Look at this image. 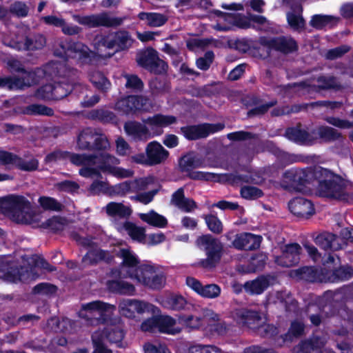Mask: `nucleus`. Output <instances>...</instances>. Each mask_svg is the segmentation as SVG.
Instances as JSON below:
<instances>
[{
  "instance_id": "nucleus-1",
  "label": "nucleus",
  "mask_w": 353,
  "mask_h": 353,
  "mask_svg": "<svg viewBox=\"0 0 353 353\" xmlns=\"http://www.w3.org/2000/svg\"><path fill=\"white\" fill-rule=\"evenodd\" d=\"M0 211L17 223L37 227L41 221V216L34 212L30 202L22 195L0 198Z\"/></svg>"
},
{
  "instance_id": "nucleus-2",
  "label": "nucleus",
  "mask_w": 353,
  "mask_h": 353,
  "mask_svg": "<svg viewBox=\"0 0 353 353\" xmlns=\"http://www.w3.org/2000/svg\"><path fill=\"white\" fill-rule=\"evenodd\" d=\"M34 262V268L25 262L23 265L19 264L10 257H0V279L14 283L19 281H26L38 278L39 274L35 271L36 267L48 272L55 270V268L43 258H37Z\"/></svg>"
},
{
  "instance_id": "nucleus-3",
  "label": "nucleus",
  "mask_w": 353,
  "mask_h": 353,
  "mask_svg": "<svg viewBox=\"0 0 353 353\" xmlns=\"http://www.w3.org/2000/svg\"><path fill=\"white\" fill-rule=\"evenodd\" d=\"M315 176L319 181L318 192L320 196L347 201L349 200L345 182L341 176L323 168H316Z\"/></svg>"
},
{
  "instance_id": "nucleus-4",
  "label": "nucleus",
  "mask_w": 353,
  "mask_h": 353,
  "mask_svg": "<svg viewBox=\"0 0 353 353\" xmlns=\"http://www.w3.org/2000/svg\"><path fill=\"white\" fill-rule=\"evenodd\" d=\"M95 159L96 157L94 155L57 150L48 154L45 159V161L46 163H51L61 159H69L72 164L81 167L79 172L81 176L91 178L94 175L99 174L97 169L90 167L95 163Z\"/></svg>"
},
{
  "instance_id": "nucleus-5",
  "label": "nucleus",
  "mask_w": 353,
  "mask_h": 353,
  "mask_svg": "<svg viewBox=\"0 0 353 353\" xmlns=\"http://www.w3.org/2000/svg\"><path fill=\"white\" fill-rule=\"evenodd\" d=\"M195 244L199 249L205 251L206 254V258L200 261V265L206 269L216 267L221 258V243L210 234H204L196 239Z\"/></svg>"
},
{
  "instance_id": "nucleus-6",
  "label": "nucleus",
  "mask_w": 353,
  "mask_h": 353,
  "mask_svg": "<svg viewBox=\"0 0 353 353\" xmlns=\"http://www.w3.org/2000/svg\"><path fill=\"white\" fill-rule=\"evenodd\" d=\"M133 39L129 32L119 31L114 34L97 36L94 39V45L100 56L110 57L113 53H103V48L114 50L115 51L127 50L132 46Z\"/></svg>"
},
{
  "instance_id": "nucleus-7",
  "label": "nucleus",
  "mask_w": 353,
  "mask_h": 353,
  "mask_svg": "<svg viewBox=\"0 0 353 353\" xmlns=\"http://www.w3.org/2000/svg\"><path fill=\"white\" fill-rule=\"evenodd\" d=\"M114 309V305L101 301H94L82 304L79 315L86 321L88 325L97 326L104 323L106 312Z\"/></svg>"
},
{
  "instance_id": "nucleus-8",
  "label": "nucleus",
  "mask_w": 353,
  "mask_h": 353,
  "mask_svg": "<svg viewBox=\"0 0 353 353\" xmlns=\"http://www.w3.org/2000/svg\"><path fill=\"white\" fill-rule=\"evenodd\" d=\"M57 44L61 50L55 49L54 54L60 57L68 55L78 59L83 63H88L95 55L94 52L81 42L65 43L63 41H58Z\"/></svg>"
},
{
  "instance_id": "nucleus-9",
  "label": "nucleus",
  "mask_w": 353,
  "mask_h": 353,
  "mask_svg": "<svg viewBox=\"0 0 353 353\" xmlns=\"http://www.w3.org/2000/svg\"><path fill=\"white\" fill-rule=\"evenodd\" d=\"M153 290L161 289L165 283V276L163 272L150 265H141L139 271L132 279Z\"/></svg>"
},
{
  "instance_id": "nucleus-10",
  "label": "nucleus",
  "mask_w": 353,
  "mask_h": 353,
  "mask_svg": "<svg viewBox=\"0 0 353 353\" xmlns=\"http://www.w3.org/2000/svg\"><path fill=\"white\" fill-rule=\"evenodd\" d=\"M117 256L122 259L119 276L133 279L139 272L140 261L137 254L128 247L119 248Z\"/></svg>"
},
{
  "instance_id": "nucleus-11",
  "label": "nucleus",
  "mask_w": 353,
  "mask_h": 353,
  "mask_svg": "<svg viewBox=\"0 0 353 353\" xmlns=\"http://www.w3.org/2000/svg\"><path fill=\"white\" fill-rule=\"evenodd\" d=\"M72 18L81 25L90 28L105 27H117L123 23V19L119 17H112L108 14L103 12L98 14L81 16L73 14Z\"/></svg>"
},
{
  "instance_id": "nucleus-12",
  "label": "nucleus",
  "mask_w": 353,
  "mask_h": 353,
  "mask_svg": "<svg viewBox=\"0 0 353 353\" xmlns=\"http://www.w3.org/2000/svg\"><path fill=\"white\" fill-rule=\"evenodd\" d=\"M152 108V102L143 96H130L119 100L115 104L117 110L126 114L137 110L150 112Z\"/></svg>"
},
{
  "instance_id": "nucleus-13",
  "label": "nucleus",
  "mask_w": 353,
  "mask_h": 353,
  "mask_svg": "<svg viewBox=\"0 0 353 353\" xmlns=\"http://www.w3.org/2000/svg\"><path fill=\"white\" fill-rule=\"evenodd\" d=\"M120 314L128 318H134L135 313L143 314L145 312L156 314L159 308L151 303L137 299H123L119 304Z\"/></svg>"
},
{
  "instance_id": "nucleus-14",
  "label": "nucleus",
  "mask_w": 353,
  "mask_h": 353,
  "mask_svg": "<svg viewBox=\"0 0 353 353\" xmlns=\"http://www.w3.org/2000/svg\"><path fill=\"white\" fill-rule=\"evenodd\" d=\"M236 315L239 322L250 329L263 328L266 332L274 328L272 325L265 324V318L259 311L243 308L238 310Z\"/></svg>"
},
{
  "instance_id": "nucleus-15",
  "label": "nucleus",
  "mask_w": 353,
  "mask_h": 353,
  "mask_svg": "<svg viewBox=\"0 0 353 353\" xmlns=\"http://www.w3.org/2000/svg\"><path fill=\"white\" fill-rule=\"evenodd\" d=\"M203 317L208 321L205 330L218 335L230 334L234 326L224 321H221L220 315L211 309H202Z\"/></svg>"
},
{
  "instance_id": "nucleus-16",
  "label": "nucleus",
  "mask_w": 353,
  "mask_h": 353,
  "mask_svg": "<svg viewBox=\"0 0 353 353\" xmlns=\"http://www.w3.org/2000/svg\"><path fill=\"white\" fill-rule=\"evenodd\" d=\"M225 128V124L203 123L198 125L187 126L181 128L182 133L188 139H197L208 137L209 134L221 131Z\"/></svg>"
},
{
  "instance_id": "nucleus-17",
  "label": "nucleus",
  "mask_w": 353,
  "mask_h": 353,
  "mask_svg": "<svg viewBox=\"0 0 353 353\" xmlns=\"http://www.w3.org/2000/svg\"><path fill=\"white\" fill-rule=\"evenodd\" d=\"M307 177L305 170L292 168L283 172L281 181H277L271 179L270 181L272 182L275 188L287 190L291 187L304 184Z\"/></svg>"
},
{
  "instance_id": "nucleus-18",
  "label": "nucleus",
  "mask_w": 353,
  "mask_h": 353,
  "mask_svg": "<svg viewBox=\"0 0 353 353\" xmlns=\"http://www.w3.org/2000/svg\"><path fill=\"white\" fill-rule=\"evenodd\" d=\"M46 44V37L41 34L26 36L23 41L12 39L8 46L17 50H37L42 49Z\"/></svg>"
},
{
  "instance_id": "nucleus-19",
  "label": "nucleus",
  "mask_w": 353,
  "mask_h": 353,
  "mask_svg": "<svg viewBox=\"0 0 353 353\" xmlns=\"http://www.w3.org/2000/svg\"><path fill=\"white\" fill-rule=\"evenodd\" d=\"M301 248L298 243L285 245L281 256L275 257V262L283 267H291L299 262Z\"/></svg>"
},
{
  "instance_id": "nucleus-20",
  "label": "nucleus",
  "mask_w": 353,
  "mask_h": 353,
  "mask_svg": "<svg viewBox=\"0 0 353 353\" xmlns=\"http://www.w3.org/2000/svg\"><path fill=\"white\" fill-rule=\"evenodd\" d=\"M144 124L148 125L151 135H161L163 133V128L174 123L176 118L171 115L156 114L146 119H143Z\"/></svg>"
},
{
  "instance_id": "nucleus-21",
  "label": "nucleus",
  "mask_w": 353,
  "mask_h": 353,
  "mask_svg": "<svg viewBox=\"0 0 353 353\" xmlns=\"http://www.w3.org/2000/svg\"><path fill=\"white\" fill-rule=\"evenodd\" d=\"M186 284L199 295L208 299L217 298L221 291V288L216 284L203 285L199 281L190 276L186 278Z\"/></svg>"
},
{
  "instance_id": "nucleus-22",
  "label": "nucleus",
  "mask_w": 353,
  "mask_h": 353,
  "mask_svg": "<svg viewBox=\"0 0 353 353\" xmlns=\"http://www.w3.org/2000/svg\"><path fill=\"white\" fill-rule=\"evenodd\" d=\"M288 207L294 215L307 219L314 214V208L312 203L303 197H296L292 199Z\"/></svg>"
},
{
  "instance_id": "nucleus-23",
  "label": "nucleus",
  "mask_w": 353,
  "mask_h": 353,
  "mask_svg": "<svg viewBox=\"0 0 353 353\" xmlns=\"http://www.w3.org/2000/svg\"><path fill=\"white\" fill-rule=\"evenodd\" d=\"M21 77H14L17 90H23L39 83L43 77L44 72L40 68L34 70H26L21 72Z\"/></svg>"
},
{
  "instance_id": "nucleus-24",
  "label": "nucleus",
  "mask_w": 353,
  "mask_h": 353,
  "mask_svg": "<svg viewBox=\"0 0 353 353\" xmlns=\"http://www.w3.org/2000/svg\"><path fill=\"white\" fill-rule=\"evenodd\" d=\"M124 131L137 141H146L151 137V133L145 124L138 121H129L124 123Z\"/></svg>"
},
{
  "instance_id": "nucleus-25",
  "label": "nucleus",
  "mask_w": 353,
  "mask_h": 353,
  "mask_svg": "<svg viewBox=\"0 0 353 353\" xmlns=\"http://www.w3.org/2000/svg\"><path fill=\"white\" fill-rule=\"evenodd\" d=\"M261 237L250 233H241L235 236L232 245L238 250H252L259 248Z\"/></svg>"
},
{
  "instance_id": "nucleus-26",
  "label": "nucleus",
  "mask_w": 353,
  "mask_h": 353,
  "mask_svg": "<svg viewBox=\"0 0 353 353\" xmlns=\"http://www.w3.org/2000/svg\"><path fill=\"white\" fill-rule=\"evenodd\" d=\"M149 165H157L165 161L168 152L157 141L149 143L145 148Z\"/></svg>"
},
{
  "instance_id": "nucleus-27",
  "label": "nucleus",
  "mask_w": 353,
  "mask_h": 353,
  "mask_svg": "<svg viewBox=\"0 0 353 353\" xmlns=\"http://www.w3.org/2000/svg\"><path fill=\"white\" fill-rule=\"evenodd\" d=\"M326 343L325 338L314 336L309 341L302 342L299 345V353H335L327 348L322 349Z\"/></svg>"
},
{
  "instance_id": "nucleus-28",
  "label": "nucleus",
  "mask_w": 353,
  "mask_h": 353,
  "mask_svg": "<svg viewBox=\"0 0 353 353\" xmlns=\"http://www.w3.org/2000/svg\"><path fill=\"white\" fill-rule=\"evenodd\" d=\"M93 155L96 157L95 163L90 167L97 169L99 173V174L94 175V176H101L100 171L104 173L110 174V170H108V167H110L112 169L114 165H117L119 163L118 159L107 152H102L99 155ZM92 177H94V176Z\"/></svg>"
},
{
  "instance_id": "nucleus-29",
  "label": "nucleus",
  "mask_w": 353,
  "mask_h": 353,
  "mask_svg": "<svg viewBox=\"0 0 353 353\" xmlns=\"http://www.w3.org/2000/svg\"><path fill=\"white\" fill-rule=\"evenodd\" d=\"M207 323L208 321L203 319L202 313L200 316L183 312L178 314V323L187 329L197 330L203 328L205 330Z\"/></svg>"
},
{
  "instance_id": "nucleus-30",
  "label": "nucleus",
  "mask_w": 353,
  "mask_h": 353,
  "mask_svg": "<svg viewBox=\"0 0 353 353\" xmlns=\"http://www.w3.org/2000/svg\"><path fill=\"white\" fill-rule=\"evenodd\" d=\"M268 45L271 48L284 53L292 52L296 50V41L290 37H280L270 39Z\"/></svg>"
},
{
  "instance_id": "nucleus-31",
  "label": "nucleus",
  "mask_w": 353,
  "mask_h": 353,
  "mask_svg": "<svg viewBox=\"0 0 353 353\" xmlns=\"http://www.w3.org/2000/svg\"><path fill=\"white\" fill-rule=\"evenodd\" d=\"M265 175L275 178L278 175V170L274 167H270L264 170H259L252 173L250 176L245 177L238 176L239 180L246 183H254L256 185L262 184L265 181Z\"/></svg>"
},
{
  "instance_id": "nucleus-32",
  "label": "nucleus",
  "mask_w": 353,
  "mask_h": 353,
  "mask_svg": "<svg viewBox=\"0 0 353 353\" xmlns=\"http://www.w3.org/2000/svg\"><path fill=\"white\" fill-rule=\"evenodd\" d=\"M107 286L111 292L123 295L132 296L136 291L134 285L121 279L109 281Z\"/></svg>"
},
{
  "instance_id": "nucleus-33",
  "label": "nucleus",
  "mask_w": 353,
  "mask_h": 353,
  "mask_svg": "<svg viewBox=\"0 0 353 353\" xmlns=\"http://www.w3.org/2000/svg\"><path fill=\"white\" fill-rule=\"evenodd\" d=\"M112 256L108 252L101 250H91L83 257L82 263L84 265H89L97 263L101 261L109 262L112 260Z\"/></svg>"
},
{
  "instance_id": "nucleus-34",
  "label": "nucleus",
  "mask_w": 353,
  "mask_h": 353,
  "mask_svg": "<svg viewBox=\"0 0 353 353\" xmlns=\"http://www.w3.org/2000/svg\"><path fill=\"white\" fill-rule=\"evenodd\" d=\"M269 280L265 276H260L257 279L245 283L243 288L245 291L252 295L261 294L269 286Z\"/></svg>"
},
{
  "instance_id": "nucleus-35",
  "label": "nucleus",
  "mask_w": 353,
  "mask_h": 353,
  "mask_svg": "<svg viewBox=\"0 0 353 353\" xmlns=\"http://www.w3.org/2000/svg\"><path fill=\"white\" fill-rule=\"evenodd\" d=\"M100 332L103 334L104 340L106 339L110 343H116L119 347L121 346L124 332L121 325H109L104 330Z\"/></svg>"
},
{
  "instance_id": "nucleus-36",
  "label": "nucleus",
  "mask_w": 353,
  "mask_h": 353,
  "mask_svg": "<svg viewBox=\"0 0 353 353\" xmlns=\"http://www.w3.org/2000/svg\"><path fill=\"white\" fill-rule=\"evenodd\" d=\"M96 137V130L86 128L81 132L77 138V147L81 150H92L94 139Z\"/></svg>"
},
{
  "instance_id": "nucleus-37",
  "label": "nucleus",
  "mask_w": 353,
  "mask_h": 353,
  "mask_svg": "<svg viewBox=\"0 0 353 353\" xmlns=\"http://www.w3.org/2000/svg\"><path fill=\"white\" fill-rule=\"evenodd\" d=\"M275 298L276 299V302L284 307L286 312L291 314L297 312V302L290 293L286 292H276Z\"/></svg>"
},
{
  "instance_id": "nucleus-38",
  "label": "nucleus",
  "mask_w": 353,
  "mask_h": 353,
  "mask_svg": "<svg viewBox=\"0 0 353 353\" xmlns=\"http://www.w3.org/2000/svg\"><path fill=\"white\" fill-rule=\"evenodd\" d=\"M105 210L110 216L125 218L132 214L131 208L122 203L110 202L106 205Z\"/></svg>"
},
{
  "instance_id": "nucleus-39",
  "label": "nucleus",
  "mask_w": 353,
  "mask_h": 353,
  "mask_svg": "<svg viewBox=\"0 0 353 353\" xmlns=\"http://www.w3.org/2000/svg\"><path fill=\"white\" fill-rule=\"evenodd\" d=\"M138 17L144 21L147 26L152 28L160 27L168 21L165 15L156 12H140Z\"/></svg>"
},
{
  "instance_id": "nucleus-40",
  "label": "nucleus",
  "mask_w": 353,
  "mask_h": 353,
  "mask_svg": "<svg viewBox=\"0 0 353 353\" xmlns=\"http://www.w3.org/2000/svg\"><path fill=\"white\" fill-rule=\"evenodd\" d=\"M20 112L26 115H41L48 117L54 114V110L51 108L37 103L20 108Z\"/></svg>"
},
{
  "instance_id": "nucleus-41",
  "label": "nucleus",
  "mask_w": 353,
  "mask_h": 353,
  "mask_svg": "<svg viewBox=\"0 0 353 353\" xmlns=\"http://www.w3.org/2000/svg\"><path fill=\"white\" fill-rule=\"evenodd\" d=\"M139 217L143 221L154 227L162 228L168 225L167 219L154 210H150L148 213H141Z\"/></svg>"
},
{
  "instance_id": "nucleus-42",
  "label": "nucleus",
  "mask_w": 353,
  "mask_h": 353,
  "mask_svg": "<svg viewBox=\"0 0 353 353\" xmlns=\"http://www.w3.org/2000/svg\"><path fill=\"white\" fill-rule=\"evenodd\" d=\"M157 330L159 332L167 334H174L176 332L175 329V319L168 315H159L157 314Z\"/></svg>"
},
{
  "instance_id": "nucleus-43",
  "label": "nucleus",
  "mask_w": 353,
  "mask_h": 353,
  "mask_svg": "<svg viewBox=\"0 0 353 353\" xmlns=\"http://www.w3.org/2000/svg\"><path fill=\"white\" fill-rule=\"evenodd\" d=\"M158 56L159 53L157 50L152 48H148L138 54L137 62L139 65L148 69L153 61H155Z\"/></svg>"
},
{
  "instance_id": "nucleus-44",
  "label": "nucleus",
  "mask_w": 353,
  "mask_h": 353,
  "mask_svg": "<svg viewBox=\"0 0 353 353\" xmlns=\"http://www.w3.org/2000/svg\"><path fill=\"white\" fill-rule=\"evenodd\" d=\"M179 165L183 171L191 172L193 169L203 166V161L193 154H188L181 158Z\"/></svg>"
},
{
  "instance_id": "nucleus-45",
  "label": "nucleus",
  "mask_w": 353,
  "mask_h": 353,
  "mask_svg": "<svg viewBox=\"0 0 353 353\" xmlns=\"http://www.w3.org/2000/svg\"><path fill=\"white\" fill-rule=\"evenodd\" d=\"M285 137L296 143H308L311 141L310 134L299 127L290 128L286 130Z\"/></svg>"
},
{
  "instance_id": "nucleus-46",
  "label": "nucleus",
  "mask_w": 353,
  "mask_h": 353,
  "mask_svg": "<svg viewBox=\"0 0 353 353\" xmlns=\"http://www.w3.org/2000/svg\"><path fill=\"white\" fill-rule=\"evenodd\" d=\"M301 8L297 7L295 10L287 14L288 22L290 26L294 30L300 31L305 27V20L301 15Z\"/></svg>"
},
{
  "instance_id": "nucleus-47",
  "label": "nucleus",
  "mask_w": 353,
  "mask_h": 353,
  "mask_svg": "<svg viewBox=\"0 0 353 353\" xmlns=\"http://www.w3.org/2000/svg\"><path fill=\"white\" fill-rule=\"evenodd\" d=\"M90 81L93 85L101 92H106L110 87V83L99 71H93L90 75Z\"/></svg>"
},
{
  "instance_id": "nucleus-48",
  "label": "nucleus",
  "mask_w": 353,
  "mask_h": 353,
  "mask_svg": "<svg viewBox=\"0 0 353 353\" xmlns=\"http://www.w3.org/2000/svg\"><path fill=\"white\" fill-rule=\"evenodd\" d=\"M123 228L128 234L135 241L143 242L145 239V230L143 227H139L131 222H125Z\"/></svg>"
},
{
  "instance_id": "nucleus-49",
  "label": "nucleus",
  "mask_w": 353,
  "mask_h": 353,
  "mask_svg": "<svg viewBox=\"0 0 353 353\" xmlns=\"http://www.w3.org/2000/svg\"><path fill=\"white\" fill-rule=\"evenodd\" d=\"M53 85L54 100H60L70 94L73 88V81H61Z\"/></svg>"
},
{
  "instance_id": "nucleus-50",
  "label": "nucleus",
  "mask_w": 353,
  "mask_h": 353,
  "mask_svg": "<svg viewBox=\"0 0 353 353\" xmlns=\"http://www.w3.org/2000/svg\"><path fill=\"white\" fill-rule=\"evenodd\" d=\"M197 208L196 202L184 195L182 188L178 189V208L185 212H192Z\"/></svg>"
},
{
  "instance_id": "nucleus-51",
  "label": "nucleus",
  "mask_w": 353,
  "mask_h": 353,
  "mask_svg": "<svg viewBox=\"0 0 353 353\" xmlns=\"http://www.w3.org/2000/svg\"><path fill=\"white\" fill-rule=\"evenodd\" d=\"M336 236L332 233H323L318 235L315 239L316 245L325 250H335L337 248L334 245Z\"/></svg>"
},
{
  "instance_id": "nucleus-52",
  "label": "nucleus",
  "mask_w": 353,
  "mask_h": 353,
  "mask_svg": "<svg viewBox=\"0 0 353 353\" xmlns=\"http://www.w3.org/2000/svg\"><path fill=\"white\" fill-rule=\"evenodd\" d=\"M38 166L39 161L35 158H28V157H26V159H23L17 156L15 167H17L19 170L26 172H32L37 170Z\"/></svg>"
},
{
  "instance_id": "nucleus-53",
  "label": "nucleus",
  "mask_w": 353,
  "mask_h": 353,
  "mask_svg": "<svg viewBox=\"0 0 353 353\" xmlns=\"http://www.w3.org/2000/svg\"><path fill=\"white\" fill-rule=\"evenodd\" d=\"M92 341L94 346V350L92 353H112L110 349L104 345V338L100 330L96 331L92 335Z\"/></svg>"
},
{
  "instance_id": "nucleus-54",
  "label": "nucleus",
  "mask_w": 353,
  "mask_h": 353,
  "mask_svg": "<svg viewBox=\"0 0 353 353\" xmlns=\"http://www.w3.org/2000/svg\"><path fill=\"white\" fill-rule=\"evenodd\" d=\"M154 181V179L152 176L139 178L133 181H130L131 191H132V192L137 193L143 191L148 188L149 185L153 183Z\"/></svg>"
},
{
  "instance_id": "nucleus-55",
  "label": "nucleus",
  "mask_w": 353,
  "mask_h": 353,
  "mask_svg": "<svg viewBox=\"0 0 353 353\" xmlns=\"http://www.w3.org/2000/svg\"><path fill=\"white\" fill-rule=\"evenodd\" d=\"M130 192H132L131 191V183L130 181H126L110 186L108 194L110 196H123Z\"/></svg>"
},
{
  "instance_id": "nucleus-56",
  "label": "nucleus",
  "mask_w": 353,
  "mask_h": 353,
  "mask_svg": "<svg viewBox=\"0 0 353 353\" xmlns=\"http://www.w3.org/2000/svg\"><path fill=\"white\" fill-rule=\"evenodd\" d=\"M319 134L321 138L328 141L339 140L341 138V134L337 130L328 126L319 128Z\"/></svg>"
},
{
  "instance_id": "nucleus-57",
  "label": "nucleus",
  "mask_w": 353,
  "mask_h": 353,
  "mask_svg": "<svg viewBox=\"0 0 353 353\" xmlns=\"http://www.w3.org/2000/svg\"><path fill=\"white\" fill-rule=\"evenodd\" d=\"M39 203L43 209L47 210L60 211L63 208L61 203L52 197L41 196L39 199Z\"/></svg>"
},
{
  "instance_id": "nucleus-58",
  "label": "nucleus",
  "mask_w": 353,
  "mask_h": 353,
  "mask_svg": "<svg viewBox=\"0 0 353 353\" xmlns=\"http://www.w3.org/2000/svg\"><path fill=\"white\" fill-rule=\"evenodd\" d=\"M241 194L246 199H256L263 196V192L259 188L246 185L241 188Z\"/></svg>"
},
{
  "instance_id": "nucleus-59",
  "label": "nucleus",
  "mask_w": 353,
  "mask_h": 353,
  "mask_svg": "<svg viewBox=\"0 0 353 353\" xmlns=\"http://www.w3.org/2000/svg\"><path fill=\"white\" fill-rule=\"evenodd\" d=\"M204 219L210 231L216 234H220L223 231L222 223L216 216L208 214Z\"/></svg>"
},
{
  "instance_id": "nucleus-60",
  "label": "nucleus",
  "mask_w": 353,
  "mask_h": 353,
  "mask_svg": "<svg viewBox=\"0 0 353 353\" xmlns=\"http://www.w3.org/2000/svg\"><path fill=\"white\" fill-rule=\"evenodd\" d=\"M159 189H154L149 192H139L134 196H131V199L141 203L144 205L150 203L158 193Z\"/></svg>"
},
{
  "instance_id": "nucleus-61",
  "label": "nucleus",
  "mask_w": 353,
  "mask_h": 353,
  "mask_svg": "<svg viewBox=\"0 0 353 353\" xmlns=\"http://www.w3.org/2000/svg\"><path fill=\"white\" fill-rule=\"evenodd\" d=\"M34 96L41 100H54L53 85L46 84L35 92Z\"/></svg>"
},
{
  "instance_id": "nucleus-62",
  "label": "nucleus",
  "mask_w": 353,
  "mask_h": 353,
  "mask_svg": "<svg viewBox=\"0 0 353 353\" xmlns=\"http://www.w3.org/2000/svg\"><path fill=\"white\" fill-rule=\"evenodd\" d=\"M218 15L223 16L225 20L230 22H234L237 26L241 28H248L250 27V23L245 19L237 17L233 14H225L221 11L217 12Z\"/></svg>"
},
{
  "instance_id": "nucleus-63",
  "label": "nucleus",
  "mask_w": 353,
  "mask_h": 353,
  "mask_svg": "<svg viewBox=\"0 0 353 353\" xmlns=\"http://www.w3.org/2000/svg\"><path fill=\"white\" fill-rule=\"evenodd\" d=\"M10 11L19 17H24L28 15L29 8L26 3L16 1L10 6Z\"/></svg>"
},
{
  "instance_id": "nucleus-64",
  "label": "nucleus",
  "mask_w": 353,
  "mask_h": 353,
  "mask_svg": "<svg viewBox=\"0 0 353 353\" xmlns=\"http://www.w3.org/2000/svg\"><path fill=\"white\" fill-rule=\"evenodd\" d=\"M145 353H171L166 346L159 343L157 345L146 343L143 345Z\"/></svg>"
}]
</instances>
